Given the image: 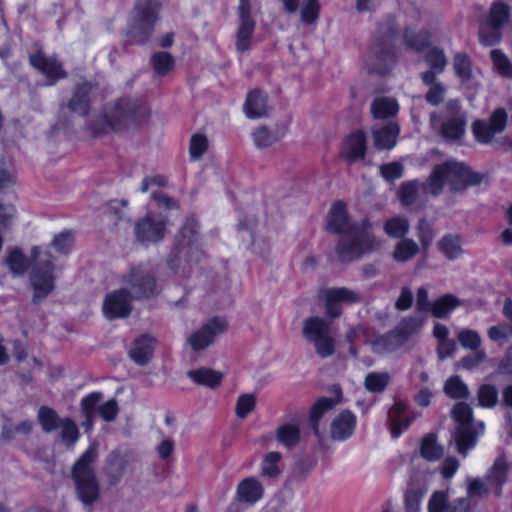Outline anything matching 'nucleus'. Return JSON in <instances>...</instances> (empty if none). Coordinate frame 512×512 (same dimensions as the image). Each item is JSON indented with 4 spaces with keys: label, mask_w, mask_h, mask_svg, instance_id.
Returning <instances> with one entry per match:
<instances>
[{
    "label": "nucleus",
    "mask_w": 512,
    "mask_h": 512,
    "mask_svg": "<svg viewBox=\"0 0 512 512\" xmlns=\"http://www.w3.org/2000/svg\"><path fill=\"white\" fill-rule=\"evenodd\" d=\"M489 485L486 484L480 478H468L467 479V494L470 498L472 497H484L489 493Z\"/></svg>",
    "instance_id": "61"
},
{
    "label": "nucleus",
    "mask_w": 512,
    "mask_h": 512,
    "mask_svg": "<svg viewBox=\"0 0 512 512\" xmlns=\"http://www.w3.org/2000/svg\"><path fill=\"white\" fill-rule=\"evenodd\" d=\"M326 230L335 234H351L358 230L357 225L351 223L345 202L336 201L327 215Z\"/></svg>",
    "instance_id": "20"
},
{
    "label": "nucleus",
    "mask_w": 512,
    "mask_h": 512,
    "mask_svg": "<svg viewBox=\"0 0 512 512\" xmlns=\"http://www.w3.org/2000/svg\"><path fill=\"white\" fill-rule=\"evenodd\" d=\"M444 392L452 399H466L470 395L467 385L459 376H452L446 380Z\"/></svg>",
    "instance_id": "44"
},
{
    "label": "nucleus",
    "mask_w": 512,
    "mask_h": 512,
    "mask_svg": "<svg viewBox=\"0 0 512 512\" xmlns=\"http://www.w3.org/2000/svg\"><path fill=\"white\" fill-rule=\"evenodd\" d=\"M425 85L429 87L425 94L426 102L433 106L440 105L445 98L447 90L446 86L443 83L437 81L436 78H433L432 83Z\"/></svg>",
    "instance_id": "53"
},
{
    "label": "nucleus",
    "mask_w": 512,
    "mask_h": 512,
    "mask_svg": "<svg viewBox=\"0 0 512 512\" xmlns=\"http://www.w3.org/2000/svg\"><path fill=\"white\" fill-rule=\"evenodd\" d=\"M187 376L196 384L215 389L223 380V373L210 368L201 367L187 372Z\"/></svg>",
    "instance_id": "31"
},
{
    "label": "nucleus",
    "mask_w": 512,
    "mask_h": 512,
    "mask_svg": "<svg viewBox=\"0 0 512 512\" xmlns=\"http://www.w3.org/2000/svg\"><path fill=\"white\" fill-rule=\"evenodd\" d=\"M478 403L485 408H493L498 403V390L491 384H483L477 392Z\"/></svg>",
    "instance_id": "49"
},
{
    "label": "nucleus",
    "mask_w": 512,
    "mask_h": 512,
    "mask_svg": "<svg viewBox=\"0 0 512 512\" xmlns=\"http://www.w3.org/2000/svg\"><path fill=\"white\" fill-rule=\"evenodd\" d=\"M483 176L473 172L464 163L456 161H446L435 165L421 184L424 193L432 196H438L442 193L445 185H448L451 192H463L469 186H475L481 183Z\"/></svg>",
    "instance_id": "4"
},
{
    "label": "nucleus",
    "mask_w": 512,
    "mask_h": 512,
    "mask_svg": "<svg viewBox=\"0 0 512 512\" xmlns=\"http://www.w3.org/2000/svg\"><path fill=\"white\" fill-rule=\"evenodd\" d=\"M455 74L462 83L468 82L472 77V64L467 54L457 53L453 59Z\"/></svg>",
    "instance_id": "46"
},
{
    "label": "nucleus",
    "mask_w": 512,
    "mask_h": 512,
    "mask_svg": "<svg viewBox=\"0 0 512 512\" xmlns=\"http://www.w3.org/2000/svg\"><path fill=\"white\" fill-rule=\"evenodd\" d=\"M417 237L421 243V249L428 250L434 239V233L431 224L426 219H420L417 227Z\"/></svg>",
    "instance_id": "57"
},
{
    "label": "nucleus",
    "mask_w": 512,
    "mask_h": 512,
    "mask_svg": "<svg viewBox=\"0 0 512 512\" xmlns=\"http://www.w3.org/2000/svg\"><path fill=\"white\" fill-rule=\"evenodd\" d=\"M420 251L419 245L410 238H402L393 251V259L396 262L405 263L416 256Z\"/></svg>",
    "instance_id": "37"
},
{
    "label": "nucleus",
    "mask_w": 512,
    "mask_h": 512,
    "mask_svg": "<svg viewBox=\"0 0 512 512\" xmlns=\"http://www.w3.org/2000/svg\"><path fill=\"white\" fill-rule=\"evenodd\" d=\"M487 335L493 342L506 343L512 337V322L508 321V323H499L491 326L487 331Z\"/></svg>",
    "instance_id": "54"
},
{
    "label": "nucleus",
    "mask_w": 512,
    "mask_h": 512,
    "mask_svg": "<svg viewBox=\"0 0 512 512\" xmlns=\"http://www.w3.org/2000/svg\"><path fill=\"white\" fill-rule=\"evenodd\" d=\"M269 110L268 97L263 91L254 89L247 95L244 111L248 118L265 117Z\"/></svg>",
    "instance_id": "27"
},
{
    "label": "nucleus",
    "mask_w": 512,
    "mask_h": 512,
    "mask_svg": "<svg viewBox=\"0 0 512 512\" xmlns=\"http://www.w3.org/2000/svg\"><path fill=\"white\" fill-rule=\"evenodd\" d=\"M439 251L449 260L458 258L462 253L461 237L459 235L447 234L437 243Z\"/></svg>",
    "instance_id": "34"
},
{
    "label": "nucleus",
    "mask_w": 512,
    "mask_h": 512,
    "mask_svg": "<svg viewBox=\"0 0 512 512\" xmlns=\"http://www.w3.org/2000/svg\"><path fill=\"white\" fill-rule=\"evenodd\" d=\"M150 113L145 101L133 97H121L104 112L94 117L87 125V129L94 137L119 132L144 122Z\"/></svg>",
    "instance_id": "2"
},
{
    "label": "nucleus",
    "mask_w": 512,
    "mask_h": 512,
    "mask_svg": "<svg viewBox=\"0 0 512 512\" xmlns=\"http://www.w3.org/2000/svg\"><path fill=\"white\" fill-rule=\"evenodd\" d=\"M320 14L319 0H304L300 11L301 21L306 25H313L317 22Z\"/></svg>",
    "instance_id": "52"
},
{
    "label": "nucleus",
    "mask_w": 512,
    "mask_h": 512,
    "mask_svg": "<svg viewBox=\"0 0 512 512\" xmlns=\"http://www.w3.org/2000/svg\"><path fill=\"white\" fill-rule=\"evenodd\" d=\"M239 28L237 31L236 47L238 51H246L255 30L256 22L251 16L250 0H239Z\"/></svg>",
    "instance_id": "19"
},
{
    "label": "nucleus",
    "mask_w": 512,
    "mask_h": 512,
    "mask_svg": "<svg viewBox=\"0 0 512 512\" xmlns=\"http://www.w3.org/2000/svg\"><path fill=\"white\" fill-rule=\"evenodd\" d=\"M460 344L468 349L477 351L480 350L481 338L478 332L474 330H463L458 334Z\"/></svg>",
    "instance_id": "63"
},
{
    "label": "nucleus",
    "mask_w": 512,
    "mask_h": 512,
    "mask_svg": "<svg viewBox=\"0 0 512 512\" xmlns=\"http://www.w3.org/2000/svg\"><path fill=\"white\" fill-rule=\"evenodd\" d=\"M419 184L417 181H407L400 185L398 195L404 206L414 204L418 197Z\"/></svg>",
    "instance_id": "55"
},
{
    "label": "nucleus",
    "mask_w": 512,
    "mask_h": 512,
    "mask_svg": "<svg viewBox=\"0 0 512 512\" xmlns=\"http://www.w3.org/2000/svg\"><path fill=\"white\" fill-rule=\"evenodd\" d=\"M37 418L42 430L45 433H51L57 430L63 420L59 417L54 409L47 406L40 407L38 410Z\"/></svg>",
    "instance_id": "40"
},
{
    "label": "nucleus",
    "mask_w": 512,
    "mask_h": 512,
    "mask_svg": "<svg viewBox=\"0 0 512 512\" xmlns=\"http://www.w3.org/2000/svg\"><path fill=\"white\" fill-rule=\"evenodd\" d=\"M397 112L398 104L392 98H377L371 104V113L376 119H386L396 115Z\"/></svg>",
    "instance_id": "39"
},
{
    "label": "nucleus",
    "mask_w": 512,
    "mask_h": 512,
    "mask_svg": "<svg viewBox=\"0 0 512 512\" xmlns=\"http://www.w3.org/2000/svg\"><path fill=\"white\" fill-rule=\"evenodd\" d=\"M133 299L121 287L106 295L103 301V313L109 320L127 318L132 312Z\"/></svg>",
    "instance_id": "18"
},
{
    "label": "nucleus",
    "mask_w": 512,
    "mask_h": 512,
    "mask_svg": "<svg viewBox=\"0 0 512 512\" xmlns=\"http://www.w3.org/2000/svg\"><path fill=\"white\" fill-rule=\"evenodd\" d=\"M122 284L133 300L149 299L160 292L155 273L143 265L134 266L124 274Z\"/></svg>",
    "instance_id": "9"
},
{
    "label": "nucleus",
    "mask_w": 512,
    "mask_h": 512,
    "mask_svg": "<svg viewBox=\"0 0 512 512\" xmlns=\"http://www.w3.org/2000/svg\"><path fill=\"white\" fill-rule=\"evenodd\" d=\"M282 455L279 452H269L265 455L261 465V475L268 478H276L281 471L278 463L281 461Z\"/></svg>",
    "instance_id": "47"
},
{
    "label": "nucleus",
    "mask_w": 512,
    "mask_h": 512,
    "mask_svg": "<svg viewBox=\"0 0 512 512\" xmlns=\"http://www.w3.org/2000/svg\"><path fill=\"white\" fill-rule=\"evenodd\" d=\"M312 344L321 358H328L335 353L336 341L332 335L314 341Z\"/></svg>",
    "instance_id": "60"
},
{
    "label": "nucleus",
    "mask_w": 512,
    "mask_h": 512,
    "mask_svg": "<svg viewBox=\"0 0 512 512\" xmlns=\"http://www.w3.org/2000/svg\"><path fill=\"white\" fill-rule=\"evenodd\" d=\"M253 140L258 148H267L276 143L279 137L266 126H260L254 130Z\"/></svg>",
    "instance_id": "56"
},
{
    "label": "nucleus",
    "mask_w": 512,
    "mask_h": 512,
    "mask_svg": "<svg viewBox=\"0 0 512 512\" xmlns=\"http://www.w3.org/2000/svg\"><path fill=\"white\" fill-rule=\"evenodd\" d=\"M420 452L424 459L435 461L443 456L444 450L443 447L437 443L436 435L430 433L422 439Z\"/></svg>",
    "instance_id": "41"
},
{
    "label": "nucleus",
    "mask_w": 512,
    "mask_h": 512,
    "mask_svg": "<svg viewBox=\"0 0 512 512\" xmlns=\"http://www.w3.org/2000/svg\"><path fill=\"white\" fill-rule=\"evenodd\" d=\"M446 120L442 123V136L449 140L462 137L466 126V114L462 111L458 100H449L445 105Z\"/></svg>",
    "instance_id": "17"
},
{
    "label": "nucleus",
    "mask_w": 512,
    "mask_h": 512,
    "mask_svg": "<svg viewBox=\"0 0 512 512\" xmlns=\"http://www.w3.org/2000/svg\"><path fill=\"white\" fill-rule=\"evenodd\" d=\"M507 113L503 108L495 109L489 117V122L476 120L472 124V132L480 143H490L496 134L503 132L507 125Z\"/></svg>",
    "instance_id": "15"
},
{
    "label": "nucleus",
    "mask_w": 512,
    "mask_h": 512,
    "mask_svg": "<svg viewBox=\"0 0 512 512\" xmlns=\"http://www.w3.org/2000/svg\"><path fill=\"white\" fill-rule=\"evenodd\" d=\"M96 458L97 450L91 446L82 454L72 468V479L78 498L86 506L92 505L100 497V487L93 468Z\"/></svg>",
    "instance_id": "8"
},
{
    "label": "nucleus",
    "mask_w": 512,
    "mask_h": 512,
    "mask_svg": "<svg viewBox=\"0 0 512 512\" xmlns=\"http://www.w3.org/2000/svg\"><path fill=\"white\" fill-rule=\"evenodd\" d=\"M461 305V301L453 294H445L435 300L431 306V313L436 318H446L451 311Z\"/></svg>",
    "instance_id": "35"
},
{
    "label": "nucleus",
    "mask_w": 512,
    "mask_h": 512,
    "mask_svg": "<svg viewBox=\"0 0 512 512\" xmlns=\"http://www.w3.org/2000/svg\"><path fill=\"white\" fill-rule=\"evenodd\" d=\"M337 401L332 398L323 397L320 398L311 408L309 422L313 433L319 436V421L323 415L331 410Z\"/></svg>",
    "instance_id": "33"
},
{
    "label": "nucleus",
    "mask_w": 512,
    "mask_h": 512,
    "mask_svg": "<svg viewBox=\"0 0 512 512\" xmlns=\"http://www.w3.org/2000/svg\"><path fill=\"white\" fill-rule=\"evenodd\" d=\"M347 235L342 237L335 247V253L341 263L357 261L375 250V239L370 233L356 230Z\"/></svg>",
    "instance_id": "12"
},
{
    "label": "nucleus",
    "mask_w": 512,
    "mask_h": 512,
    "mask_svg": "<svg viewBox=\"0 0 512 512\" xmlns=\"http://www.w3.org/2000/svg\"><path fill=\"white\" fill-rule=\"evenodd\" d=\"M491 59L499 74L504 77H512V64L501 50H492Z\"/></svg>",
    "instance_id": "58"
},
{
    "label": "nucleus",
    "mask_w": 512,
    "mask_h": 512,
    "mask_svg": "<svg viewBox=\"0 0 512 512\" xmlns=\"http://www.w3.org/2000/svg\"><path fill=\"white\" fill-rule=\"evenodd\" d=\"M156 340L149 335L137 338L129 351L130 358L140 366L147 365L153 357Z\"/></svg>",
    "instance_id": "26"
},
{
    "label": "nucleus",
    "mask_w": 512,
    "mask_h": 512,
    "mask_svg": "<svg viewBox=\"0 0 512 512\" xmlns=\"http://www.w3.org/2000/svg\"><path fill=\"white\" fill-rule=\"evenodd\" d=\"M59 428H61V441L68 448H71L76 443L79 437V430L77 425L72 419L64 418Z\"/></svg>",
    "instance_id": "51"
},
{
    "label": "nucleus",
    "mask_w": 512,
    "mask_h": 512,
    "mask_svg": "<svg viewBox=\"0 0 512 512\" xmlns=\"http://www.w3.org/2000/svg\"><path fill=\"white\" fill-rule=\"evenodd\" d=\"M403 39L404 43L416 52H421L430 45V35L427 31L414 32L406 28Z\"/></svg>",
    "instance_id": "42"
},
{
    "label": "nucleus",
    "mask_w": 512,
    "mask_h": 512,
    "mask_svg": "<svg viewBox=\"0 0 512 512\" xmlns=\"http://www.w3.org/2000/svg\"><path fill=\"white\" fill-rule=\"evenodd\" d=\"M452 418L455 421V428L450 443H454L456 451L466 457L478 440L479 435L484 432L483 422H474L471 407L465 402H458L452 409Z\"/></svg>",
    "instance_id": "6"
},
{
    "label": "nucleus",
    "mask_w": 512,
    "mask_h": 512,
    "mask_svg": "<svg viewBox=\"0 0 512 512\" xmlns=\"http://www.w3.org/2000/svg\"><path fill=\"white\" fill-rule=\"evenodd\" d=\"M97 88L93 82L84 81L76 84L72 97L67 103L70 112L85 117L90 112L91 94Z\"/></svg>",
    "instance_id": "21"
},
{
    "label": "nucleus",
    "mask_w": 512,
    "mask_h": 512,
    "mask_svg": "<svg viewBox=\"0 0 512 512\" xmlns=\"http://www.w3.org/2000/svg\"><path fill=\"white\" fill-rule=\"evenodd\" d=\"M227 329V322L220 317H214L199 330L192 333L187 342L193 351H202L214 343L215 338Z\"/></svg>",
    "instance_id": "16"
},
{
    "label": "nucleus",
    "mask_w": 512,
    "mask_h": 512,
    "mask_svg": "<svg viewBox=\"0 0 512 512\" xmlns=\"http://www.w3.org/2000/svg\"><path fill=\"white\" fill-rule=\"evenodd\" d=\"M168 218L155 212H148L134 224V235L142 245L156 244L162 241L167 232Z\"/></svg>",
    "instance_id": "13"
},
{
    "label": "nucleus",
    "mask_w": 512,
    "mask_h": 512,
    "mask_svg": "<svg viewBox=\"0 0 512 512\" xmlns=\"http://www.w3.org/2000/svg\"><path fill=\"white\" fill-rule=\"evenodd\" d=\"M409 221L404 217H394L387 220L384 224V231L392 238H405L409 232Z\"/></svg>",
    "instance_id": "45"
},
{
    "label": "nucleus",
    "mask_w": 512,
    "mask_h": 512,
    "mask_svg": "<svg viewBox=\"0 0 512 512\" xmlns=\"http://www.w3.org/2000/svg\"><path fill=\"white\" fill-rule=\"evenodd\" d=\"M256 406V398L253 394H242L236 403V415L238 418L244 419L251 413Z\"/></svg>",
    "instance_id": "59"
},
{
    "label": "nucleus",
    "mask_w": 512,
    "mask_h": 512,
    "mask_svg": "<svg viewBox=\"0 0 512 512\" xmlns=\"http://www.w3.org/2000/svg\"><path fill=\"white\" fill-rule=\"evenodd\" d=\"M198 222L194 217H187L180 231L175 236V245L199 246Z\"/></svg>",
    "instance_id": "32"
},
{
    "label": "nucleus",
    "mask_w": 512,
    "mask_h": 512,
    "mask_svg": "<svg viewBox=\"0 0 512 512\" xmlns=\"http://www.w3.org/2000/svg\"><path fill=\"white\" fill-rule=\"evenodd\" d=\"M421 323L417 318H403L395 328L385 334L377 336L371 346L375 353L386 354L392 353L403 347L412 335L417 333Z\"/></svg>",
    "instance_id": "10"
},
{
    "label": "nucleus",
    "mask_w": 512,
    "mask_h": 512,
    "mask_svg": "<svg viewBox=\"0 0 512 512\" xmlns=\"http://www.w3.org/2000/svg\"><path fill=\"white\" fill-rule=\"evenodd\" d=\"M125 470V462L122 459H115L106 468V476L110 485H116L122 478Z\"/></svg>",
    "instance_id": "62"
},
{
    "label": "nucleus",
    "mask_w": 512,
    "mask_h": 512,
    "mask_svg": "<svg viewBox=\"0 0 512 512\" xmlns=\"http://www.w3.org/2000/svg\"><path fill=\"white\" fill-rule=\"evenodd\" d=\"M509 463L505 456H499L486 474V481L496 496L502 493V487L507 481Z\"/></svg>",
    "instance_id": "25"
},
{
    "label": "nucleus",
    "mask_w": 512,
    "mask_h": 512,
    "mask_svg": "<svg viewBox=\"0 0 512 512\" xmlns=\"http://www.w3.org/2000/svg\"><path fill=\"white\" fill-rule=\"evenodd\" d=\"M320 296L325 302L328 319L315 316L304 320L303 336L310 343L331 335L333 320L342 314L341 303L354 304L362 301V296L359 292L347 287L322 289Z\"/></svg>",
    "instance_id": "3"
},
{
    "label": "nucleus",
    "mask_w": 512,
    "mask_h": 512,
    "mask_svg": "<svg viewBox=\"0 0 512 512\" xmlns=\"http://www.w3.org/2000/svg\"><path fill=\"white\" fill-rule=\"evenodd\" d=\"M263 486L254 477L242 480L237 487V499L241 503L254 504L263 496Z\"/></svg>",
    "instance_id": "30"
},
{
    "label": "nucleus",
    "mask_w": 512,
    "mask_h": 512,
    "mask_svg": "<svg viewBox=\"0 0 512 512\" xmlns=\"http://www.w3.org/2000/svg\"><path fill=\"white\" fill-rule=\"evenodd\" d=\"M102 399L103 394L101 392H93L81 400V411L85 416L83 425L87 429L91 428L93 419L98 413L97 409L100 406L99 403Z\"/></svg>",
    "instance_id": "36"
},
{
    "label": "nucleus",
    "mask_w": 512,
    "mask_h": 512,
    "mask_svg": "<svg viewBox=\"0 0 512 512\" xmlns=\"http://www.w3.org/2000/svg\"><path fill=\"white\" fill-rule=\"evenodd\" d=\"M151 64L157 75L164 76L173 69L175 60L168 52H157L151 57Z\"/></svg>",
    "instance_id": "48"
},
{
    "label": "nucleus",
    "mask_w": 512,
    "mask_h": 512,
    "mask_svg": "<svg viewBox=\"0 0 512 512\" xmlns=\"http://www.w3.org/2000/svg\"><path fill=\"white\" fill-rule=\"evenodd\" d=\"M406 402L403 400H398L392 406V408L388 412V420L390 423L391 435L394 438H397L401 434V427L399 423V418L406 411Z\"/></svg>",
    "instance_id": "50"
},
{
    "label": "nucleus",
    "mask_w": 512,
    "mask_h": 512,
    "mask_svg": "<svg viewBox=\"0 0 512 512\" xmlns=\"http://www.w3.org/2000/svg\"><path fill=\"white\" fill-rule=\"evenodd\" d=\"M301 430L295 424H283L276 430V439L285 447L291 449L297 446L300 442Z\"/></svg>",
    "instance_id": "38"
},
{
    "label": "nucleus",
    "mask_w": 512,
    "mask_h": 512,
    "mask_svg": "<svg viewBox=\"0 0 512 512\" xmlns=\"http://www.w3.org/2000/svg\"><path fill=\"white\" fill-rule=\"evenodd\" d=\"M30 63L44 75L54 80L65 78L67 75L55 58L46 57L42 52L30 56Z\"/></svg>",
    "instance_id": "29"
},
{
    "label": "nucleus",
    "mask_w": 512,
    "mask_h": 512,
    "mask_svg": "<svg viewBox=\"0 0 512 512\" xmlns=\"http://www.w3.org/2000/svg\"><path fill=\"white\" fill-rule=\"evenodd\" d=\"M160 7L161 0L136 1L127 31L128 39L124 44L125 49L128 44L143 45L151 38Z\"/></svg>",
    "instance_id": "7"
},
{
    "label": "nucleus",
    "mask_w": 512,
    "mask_h": 512,
    "mask_svg": "<svg viewBox=\"0 0 512 512\" xmlns=\"http://www.w3.org/2000/svg\"><path fill=\"white\" fill-rule=\"evenodd\" d=\"M510 7L502 1L492 3L488 14L480 21L479 38L482 44L493 46L502 38V29L509 22Z\"/></svg>",
    "instance_id": "11"
},
{
    "label": "nucleus",
    "mask_w": 512,
    "mask_h": 512,
    "mask_svg": "<svg viewBox=\"0 0 512 512\" xmlns=\"http://www.w3.org/2000/svg\"><path fill=\"white\" fill-rule=\"evenodd\" d=\"M30 257L31 261L19 248H14L9 252L5 263L9 267L10 272L15 276L25 274L30 264H32L30 273V283L33 288L32 302L39 304L55 288V266L51 253L42 251L38 246L31 249Z\"/></svg>",
    "instance_id": "1"
},
{
    "label": "nucleus",
    "mask_w": 512,
    "mask_h": 512,
    "mask_svg": "<svg viewBox=\"0 0 512 512\" xmlns=\"http://www.w3.org/2000/svg\"><path fill=\"white\" fill-rule=\"evenodd\" d=\"M366 152V137L362 131H356L346 139L343 156L351 164L364 158Z\"/></svg>",
    "instance_id": "28"
},
{
    "label": "nucleus",
    "mask_w": 512,
    "mask_h": 512,
    "mask_svg": "<svg viewBox=\"0 0 512 512\" xmlns=\"http://www.w3.org/2000/svg\"><path fill=\"white\" fill-rule=\"evenodd\" d=\"M355 426V415L349 410H344L333 419L330 426V437L336 441L346 440L352 436Z\"/></svg>",
    "instance_id": "22"
},
{
    "label": "nucleus",
    "mask_w": 512,
    "mask_h": 512,
    "mask_svg": "<svg viewBox=\"0 0 512 512\" xmlns=\"http://www.w3.org/2000/svg\"><path fill=\"white\" fill-rule=\"evenodd\" d=\"M425 62L429 66V70L420 74V78L424 84L433 82V78L441 74L447 65V59L442 49L434 47L430 49L425 55Z\"/></svg>",
    "instance_id": "23"
},
{
    "label": "nucleus",
    "mask_w": 512,
    "mask_h": 512,
    "mask_svg": "<svg viewBox=\"0 0 512 512\" xmlns=\"http://www.w3.org/2000/svg\"><path fill=\"white\" fill-rule=\"evenodd\" d=\"M391 380L388 372H371L364 379V387L371 393H382Z\"/></svg>",
    "instance_id": "43"
},
{
    "label": "nucleus",
    "mask_w": 512,
    "mask_h": 512,
    "mask_svg": "<svg viewBox=\"0 0 512 512\" xmlns=\"http://www.w3.org/2000/svg\"><path fill=\"white\" fill-rule=\"evenodd\" d=\"M448 494L444 491H436L432 494L428 502L429 512H447Z\"/></svg>",
    "instance_id": "64"
},
{
    "label": "nucleus",
    "mask_w": 512,
    "mask_h": 512,
    "mask_svg": "<svg viewBox=\"0 0 512 512\" xmlns=\"http://www.w3.org/2000/svg\"><path fill=\"white\" fill-rule=\"evenodd\" d=\"M399 126L395 122H389L385 126L372 128V137L374 147L378 150H390L397 142L399 135Z\"/></svg>",
    "instance_id": "24"
},
{
    "label": "nucleus",
    "mask_w": 512,
    "mask_h": 512,
    "mask_svg": "<svg viewBox=\"0 0 512 512\" xmlns=\"http://www.w3.org/2000/svg\"><path fill=\"white\" fill-rule=\"evenodd\" d=\"M203 257L204 252L200 246L174 245L168 256L167 264L177 277L187 279Z\"/></svg>",
    "instance_id": "14"
},
{
    "label": "nucleus",
    "mask_w": 512,
    "mask_h": 512,
    "mask_svg": "<svg viewBox=\"0 0 512 512\" xmlns=\"http://www.w3.org/2000/svg\"><path fill=\"white\" fill-rule=\"evenodd\" d=\"M398 34L394 17L388 16L377 24L374 41L366 60V69L370 74L385 76L392 70L396 58L393 42Z\"/></svg>",
    "instance_id": "5"
}]
</instances>
